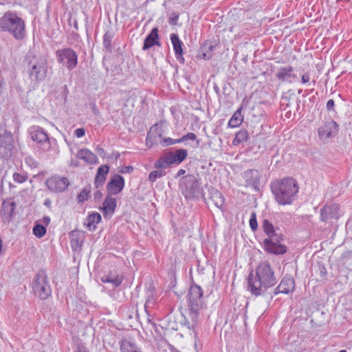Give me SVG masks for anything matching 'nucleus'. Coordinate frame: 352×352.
<instances>
[{
	"label": "nucleus",
	"mask_w": 352,
	"mask_h": 352,
	"mask_svg": "<svg viewBox=\"0 0 352 352\" xmlns=\"http://www.w3.org/2000/svg\"><path fill=\"white\" fill-rule=\"evenodd\" d=\"M272 192L280 205L291 204L298 192L297 182L293 178H284L272 183Z\"/></svg>",
	"instance_id": "f03ea898"
},
{
	"label": "nucleus",
	"mask_w": 352,
	"mask_h": 352,
	"mask_svg": "<svg viewBox=\"0 0 352 352\" xmlns=\"http://www.w3.org/2000/svg\"><path fill=\"white\" fill-rule=\"evenodd\" d=\"M112 34L110 32H106L103 36V45L107 49L111 47Z\"/></svg>",
	"instance_id": "4c0bfd02"
},
{
	"label": "nucleus",
	"mask_w": 352,
	"mask_h": 352,
	"mask_svg": "<svg viewBox=\"0 0 352 352\" xmlns=\"http://www.w3.org/2000/svg\"><path fill=\"white\" fill-rule=\"evenodd\" d=\"M337 210V207L334 206H325L320 210V219L326 221L328 219L336 217L334 211Z\"/></svg>",
	"instance_id": "cd10ccee"
},
{
	"label": "nucleus",
	"mask_w": 352,
	"mask_h": 352,
	"mask_svg": "<svg viewBox=\"0 0 352 352\" xmlns=\"http://www.w3.org/2000/svg\"><path fill=\"white\" fill-rule=\"evenodd\" d=\"M76 156L87 164H95L98 163L97 156L87 148L79 150Z\"/></svg>",
	"instance_id": "5701e85b"
},
{
	"label": "nucleus",
	"mask_w": 352,
	"mask_h": 352,
	"mask_svg": "<svg viewBox=\"0 0 352 352\" xmlns=\"http://www.w3.org/2000/svg\"><path fill=\"white\" fill-rule=\"evenodd\" d=\"M109 167L107 165L100 166L97 170L95 177V185L97 188L102 186L107 178Z\"/></svg>",
	"instance_id": "b1692460"
},
{
	"label": "nucleus",
	"mask_w": 352,
	"mask_h": 352,
	"mask_svg": "<svg viewBox=\"0 0 352 352\" xmlns=\"http://www.w3.org/2000/svg\"><path fill=\"white\" fill-rule=\"evenodd\" d=\"M31 139L40 145L41 148L47 151L50 148V140L43 129L38 126H32L29 129Z\"/></svg>",
	"instance_id": "9b49d317"
},
{
	"label": "nucleus",
	"mask_w": 352,
	"mask_h": 352,
	"mask_svg": "<svg viewBox=\"0 0 352 352\" xmlns=\"http://www.w3.org/2000/svg\"><path fill=\"white\" fill-rule=\"evenodd\" d=\"M0 32L8 33L16 40L21 41L26 35L25 23L16 12L8 11L0 18Z\"/></svg>",
	"instance_id": "20e7f679"
},
{
	"label": "nucleus",
	"mask_w": 352,
	"mask_h": 352,
	"mask_svg": "<svg viewBox=\"0 0 352 352\" xmlns=\"http://www.w3.org/2000/svg\"><path fill=\"white\" fill-rule=\"evenodd\" d=\"M69 185V181L66 177L54 175L48 178L46 181V186L52 192H63L65 190Z\"/></svg>",
	"instance_id": "ddd939ff"
},
{
	"label": "nucleus",
	"mask_w": 352,
	"mask_h": 352,
	"mask_svg": "<svg viewBox=\"0 0 352 352\" xmlns=\"http://www.w3.org/2000/svg\"><path fill=\"white\" fill-rule=\"evenodd\" d=\"M213 48H214V46H213V45H210V46L209 47V50H210V52H212V51L213 50Z\"/></svg>",
	"instance_id": "864d4df0"
},
{
	"label": "nucleus",
	"mask_w": 352,
	"mask_h": 352,
	"mask_svg": "<svg viewBox=\"0 0 352 352\" xmlns=\"http://www.w3.org/2000/svg\"><path fill=\"white\" fill-rule=\"evenodd\" d=\"M197 136L194 133H188L187 134L183 135L181 138L178 139L177 142L179 143L187 141V140H195Z\"/></svg>",
	"instance_id": "ea45409f"
},
{
	"label": "nucleus",
	"mask_w": 352,
	"mask_h": 352,
	"mask_svg": "<svg viewBox=\"0 0 352 352\" xmlns=\"http://www.w3.org/2000/svg\"><path fill=\"white\" fill-rule=\"evenodd\" d=\"M262 227L264 232L267 236V239H273L274 237L282 235L280 230L278 228H275L272 223L267 219L263 221Z\"/></svg>",
	"instance_id": "393cba45"
},
{
	"label": "nucleus",
	"mask_w": 352,
	"mask_h": 352,
	"mask_svg": "<svg viewBox=\"0 0 352 352\" xmlns=\"http://www.w3.org/2000/svg\"><path fill=\"white\" fill-rule=\"evenodd\" d=\"M283 236H278L273 239H265L263 241L264 247L266 251L274 254H283L287 252V247L280 243Z\"/></svg>",
	"instance_id": "f8f14e48"
},
{
	"label": "nucleus",
	"mask_w": 352,
	"mask_h": 352,
	"mask_svg": "<svg viewBox=\"0 0 352 352\" xmlns=\"http://www.w3.org/2000/svg\"><path fill=\"white\" fill-rule=\"evenodd\" d=\"M202 57H203V58H204L206 60H208V59H210L212 57V54L210 53H208V52H204L202 54Z\"/></svg>",
	"instance_id": "09e8293b"
},
{
	"label": "nucleus",
	"mask_w": 352,
	"mask_h": 352,
	"mask_svg": "<svg viewBox=\"0 0 352 352\" xmlns=\"http://www.w3.org/2000/svg\"><path fill=\"white\" fill-rule=\"evenodd\" d=\"M79 232H72L71 234L70 244L72 250L77 251L80 249L81 242L80 241Z\"/></svg>",
	"instance_id": "2f4dec72"
},
{
	"label": "nucleus",
	"mask_w": 352,
	"mask_h": 352,
	"mask_svg": "<svg viewBox=\"0 0 352 352\" xmlns=\"http://www.w3.org/2000/svg\"><path fill=\"white\" fill-rule=\"evenodd\" d=\"M170 39L171 43L173 47V50L175 51V57L177 60L180 63H183L184 58H183V49H182V42L180 41L177 34L173 33L170 36Z\"/></svg>",
	"instance_id": "412c9836"
},
{
	"label": "nucleus",
	"mask_w": 352,
	"mask_h": 352,
	"mask_svg": "<svg viewBox=\"0 0 352 352\" xmlns=\"http://www.w3.org/2000/svg\"><path fill=\"white\" fill-rule=\"evenodd\" d=\"M158 40V29L157 28H154L152 29L150 34L145 38L142 50L145 51L155 45H160Z\"/></svg>",
	"instance_id": "4be33fe9"
},
{
	"label": "nucleus",
	"mask_w": 352,
	"mask_h": 352,
	"mask_svg": "<svg viewBox=\"0 0 352 352\" xmlns=\"http://www.w3.org/2000/svg\"><path fill=\"white\" fill-rule=\"evenodd\" d=\"M177 141H178V139L175 140V139H172L170 138H166L163 139L161 141V144L163 146H166L173 145L175 144L179 143V142H177Z\"/></svg>",
	"instance_id": "79ce46f5"
},
{
	"label": "nucleus",
	"mask_w": 352,
	"mask_h": 352,
	"mask_svg": "<svg viewBox=\"0 0 352 352\" xmlns=\"http://www.w3.org/2000/svg\"><path fill=\"white\" fill-rule=\"evenodd\" d=\"M121 352H142L138 346L128 340H122L120 342Z\"/></svg>",
	"instance_id": "c85d7f7f"
},
{
	"label": "nucleus",
	"mask_w": 352,
	"mask_h": 352,
	"mask_svg": "<svg viewBox=\"0 0 352 352\" xmlns=\"http://www.w3.org/2000/svg\"><path fill=\"white\" fill-rule=\"evenodd\" d=\"M98 151H100V152H103V151H104V150H103L102 148H98Z\"/></svg>",
	"instance_id": "5fc2aeb1"
},
{
	"label": "nucleus",
	"mask_w": 352,
	"mask_h": 352,
	"mask_svg": "<svg viewBox=\"0 0 352 352\" xmlns=\"http://www.w3.org/2000/svg\"><path fill=\"white\" fill-rule=\"evenodd\" d=\"M85 133V129L82 128H78V129H76L74 131L75 135L78 138L84 136Z\"/></svg>",
	"instance_id": "a18cd8bd"
},
{
	"label": "nucleus",
	"mask_w": 352,
	"mask_h": 352,
	"mask_svg": "<svg viewBox=\"0 0 352 352\" xmlns=\"http://www.w3.org/2000/svg\"><path fill=\"white\" fill-rule=\"evenodd\" d=\"M276 279L268 262L259 264L255 275L251 273L248 278V289L252 294L260 296L269 288L275 285Z\"/></svg>",
	"instance_id": "f257e3e1"
},
{
	"label": "nucleus",
	"mask_w": 352,
	"mask_h": 352,
	"mask_svg": "<svg viewBox=\"0 0 352 352\" xmlns=\"http://www.w3.org/2000/svg\"><path fill=\"white\" fill-rule=\"evenodd\" d=\"M100 221V214L98 212H93L87 217L85 225L89 230H93L96 229V225Z\"/></svg>",
	"instance_id": "bb28decb"
},
{
	"label": "nucleus",
	"mask_w": 352,
	"mask_h": 352,
	"mask_svg": "<svg viewBox=\"0 0 352 352\" xmlns=\"http://www.w3.org/2000/svg\"><path fill=\"white\" fill-rule=\"evenodd\" d=\"M295 283L292 278L289 276L284 277L278 286L274 289V294H288L294 289Z\"/></svg>",
	"instance_id": "6ab92c4d"
},
{
	"label": "nucleus",
	"mask_w": 352,
	"mask_h": 352,
	"mask_svg": "<svg viewBox=\"0 0 352 352\" xmlns=\"http://www.w3.org/2000/svg\"><path fill=\"white\" fill-rule=\"evenodd\" d=\"M164 175H165V172L162 170H154V171H152L149 173L148 175V180L151 182V183H153L155 182L157 179L159 178H161L162 177H163Z\"/></svg>",
	"instance_id": "c9c22d12"
},
{
	"label": "nucleus",
	"mask_w": 352,
	"mask_h": 352,
	"mask_svg": "<svg viewBox=\"0 0 352 352\" xmlns=\"http://www.w3.org/2000/svg\"><path fill=\"white\" fill-rule=\"evenodd\" d=\"M24 69L32 85H36L46 77L47 60L41 56L28 54L24 60Z\"/></svg>",
	"instance_id": "7ed1b4c3"
},
{
	"label": "nucleus",
	"mask_w": 352,
	"mask_h": 352,
	"mask_svg": "<svg viewBox=\"0 0 352 352\" xmlns=\"http://www.w3.org/2000/svg\"><path fill=\"white\" fill-rule=\"evenodd\" d=\"M311 77L310 74L308 72H306L302 74L301 76V82L302 84H307L310 82Z\"/></svg>",
	"instance_id": "37998d69"
},
{
	"label": "nucleus",
	"mask_w": 352,
	"mask_h": 352,
	"mask_svg": "<svg viewBox=\"0 0 352 352\" xmlns=\"http://www.w3.org/2000/svg\"><path fill=\"white\" fill-rule=\"evenodd\" d=\"M339 352H346V350H341Z\"/></svg>",
	"instance_id": "4d7b16f0"
},
{
	"label": "nucleus",
	"mask_w": 352,
	"mask_h": 352,
	"mask_svg": "<svg viewBox=\"0 0 352 352\" xmlns=\"http://www.w3.org/2000/svg\"><path fill=\"white\" fill-rule=\"evenodd\" d=\"M116 206L117 202L116 199L111 197H107L101 208L104 217L106 219L110 218L114 213Z\"/></svg>",
	"instance_id": "aec40b11"
},
{
	"label": "nucleus",
	"mask_w": 352,
	"mask_h": 352,
	"mask_svg": "<svg viewBox=\"0 0 352 352\" xmlns=\"http://www.w3.org/2000/svg\"><path fill=\"white\" fill-rule=\"evenodd\" d=\"M133 170V168L131 166H124L119 168V172L121 173H131Z\"/></svg>",
	"instance_id": "c03bdc74"
},
{
	"label": "nucleus",
	"mask_w": 352,
	"mask_h": 352,
	"mask_svg": "<svg viewBox=\"0 0 352 352\" xmlns=\"http://www.w3.org/2000/svg\"><path fill=\"white\" fill-rule=\"evenodd\" d=\"M33 290L41 299H46L52 292L47 276L45 272L40 271L33 280Z\"/></svg>",
	"instance_id": "0eeeda50"
},
{
	"label": "nucleus",
	"mask_w": 352,
	"mask_h": 352,
	"mask_svg": "<svg viewBox=\"0 0 352 352\" xmlns=\"http://www.w3.org/2000/svg\"><path fill=\"white\" fill-rule=\"evenodd\" d=\"M203 290L198 285H192L190 287L188 292V307L190 312V317L193 323L188 326V329H192L194 337L197 336L196 324L199 321L201 309H203Z\"/></svg>",
	"instance_id": "39448f33"
},
{
	"label": "nucleus",
	"mask_w": 352,
	"mask_h": 352,
	"mask_svg": "<svg viewBox=\"0 0 352 352\" xmlns=\"http://www.w3.org/2000/svg\"><path fill=\"white\" fill-rule=\"evenodd\" d=\"M179 188L186 199L194 198L199 192V184L192 175H188L182 177L179 182Z\"/></svg>",
	"instance_id": "6e6552de"
},
{
	"label": "nucleus",
	"mask_w": 352,
	"mask_h": 352,
	"mask_svg": "<svg viewBox=\"0 0 352 352\" xmlns=\"http://www.w3.org/2000/svg\"><path fill=\"white\" fill-rule=\"evenodd\" d=\"M102 282L111 283L113 287H118L122 282V278L120 276L106 275L102 278Z\"/></svg>",
	"instance_id": "c756f323"
},
{
	"label": "nucleus",
	"mask_w": 352,
	"mask_h": 352,
	"mask_svg": "<svg viewBox=\"0 0 352 352\" xmlns=\"http://www.w3.org/2000/svg\"><path fill=\"white\" fill-rule=\"evenodd\" d=\"M334 106H335V103H334L333 100L330 99L327 101V110H329V111L333 110Z\"/></svg>",
	"instance_id": "49530a36"
},
{
	"label": "nucleus",
	"mask_w": 352,
	"mask_h": 352,
	"mask_svg": "<svg viewBox=\"0 0 352 352\" xmlns=\"http://www.w3.org/2000/svg\"><path fill=\"white\" fill-rule=\"evenodd\" d=\"M72 165H74V166H77V164H76V163H74V162H72Z\"/></svg>",
	"instance_id": "6e6d98bb"
},
{
	"label": "nucleus",
	"mask_w": 352,
	"mask_h": 352,
	"mask_svg": "<svg viewBox=\"0 0 352 352\" xmlns=\"http://www.w3.org/2000/svg\"><path fill=\"white\" fill-rule=\"evenodd\" d=\"M28 179V176L24 173H14L13 174V179L15 182L22 184Z\"/></svg>",
	"instance_id": "e433bc0d"
},
{
	"label": "nucleus",
	"mask_w": 352,
	"mask_h": 352,
	"mask_svg": "<svg viewBox=\"0 0 352 352\" xmlns=\"http://www.w3.org/2000/svg\"><path fill=\"white\" fill-rule=\"evenodd\" d=\"M90 190L84 189L82 190L80 194L78 195V200L79 202H83L87 200L89 197Z\"/></svg>",
	"instance_id": "58836bf2"
},
{
	"label": "nucleus",
	"mask_w": 352,
	"mask_h": 352,
	"mask_svg": "<svg viewBox=\"0 0 352 352\" xmlns=\"http://www.w3.org/2000/svg\"><path fill=\"white\" fill-rule=\"evenodd\" d=\"M338 131V125L333 120L327 122L323 126L318 129V135L320 139L326 140L328 138L335 135Z\"/></svg>",
	"instance_id": "2eb2a0df"
},
{
	"label": "nucleus",
	"mask_w": 352,
	"mask_h": 352,
	"mask_svg": "<svg viewBox=\"0 0 352 352\" xmlns=\"http://www.w3.org/2000/svg\"><path fill=\"white\" fill-rule=\"evenodd\" d=\"M14 139L11 132L5 131L0 134V157L4 160L10 159L14 153Z\"/></svg>",
	"instance_id": "1a4fd4ad"
},
{
	"label": "nucleus",
	"mask_w": 352,
	"mask_h": 352,
	"mask_svg": "<svg viewBox=\"0 0 352 352\" xmlns=\"http://www.w3.org/2000/svg\"><path fill=\"white\" fill-rule=\"evenodd\" d=\"M186 173V170L184 169H179L177 173L175 175V178H177Z\"/></svg>",
	"instance_id": "de8ad7c7"
},
{
	"label": "nucleus",
	"mask_w": 352,
	"mask_h": 352,
	"mask_svg": "<svg viewBox=\"0 0 352 352\" xmlns=\"http://www.w3.org/2000/svg\"><path fill=\"white\" fill-rule=\"evenodd\" d=\"M294 72L292 66L280 67L276 77L282 82L293 83L298 80V76Z\"/></svg>",
	"instance_id": "4468645a"
},
{
	"label": "nucleus",
	"mask_w": 352,
	"mask_h": 352,
	"mask_svg": "<svg viewBox=\"0 0 352 352\" xmlns=\"http://www.w3.org/2000/svg\"><path fill=\"white\" fill-rule=\"evenodd\" d=\"M157 129V126H153L150 131L148 132L146 140V146L151 147L154 142L157 141V136L154 135L153 131L156 130Z\"/></svg>",
	"instance_id": "72a5a7b5"
},
{
	"label": "nucleus",
	"mask_w": 352,
	"mask_h": 352,
	"mask_svg": "<svg viewBox=\"0 0 352 352\" xmlns=\"http://www.w3.org/2000/svg\"><path fill=\"white\" fill-rule=\"evenodd\" d=\"M242 109L243 107H241L232 116L228 123L230 128H236L242 124L243 121V116L241 113Z\"/></svg>",
	"instance_id": "a878e982"
},
{
	"label": "nucleus",
	"mask_w": 352,
	"mask_h": 352,
	"mask_svg": "<svg viewBox=\"0 0 352 352\" xmlns=\"http://www.w3.org/2000/svg\"><path fill=\"white\" fill-rule=\"evenodd\" d=\"M58 62L64 65L69 70L73 69L77 65L78 56L70 48L58 50L56 52Z\"/></svg>",
	"instance_id": "9d476101"
},
{
	"label": "nucleus",
	"mask_w": 352,
	"mask_h": 352,
	"mask_svg": "<svg viewBox=\"0 0 352 352\" xmlns=\"http://www.w3.org/2000/svg\"><path fill=\"white\" fill-rule=\"evenodd\" d=\"M211 198H212V201L214 202V204L218 208H221L223 206L224 199H223L222 194L219 191L214 190L212 193Z\"/></svg>",
	"instance_id": "473e14b6"
},
{
	"label": "nucleus",
	"mask_w": 352,
	"mask_h": 352,
	"mask_svg": "<svg viewBox=\"0 0 352 352\" xmlns=\"http://www.w3.org/2000/svg\"><path fill=\"white\" fill-rule=\"evenodd\" d=\"M248 138V133L246 130L242 129L239 131L232 141V144L234 145H238L245 141H246Z\"/></svg>",
	"instance_id": "7c9ffc66"
},
{
	"label": "nucleus",
	"mask_w": 352,
	"mask_h": 352,
	"mask_svg": "<svg viewBox=\"0 0 352 352\" xmlns=\"http://www.w3.org/2000/svg\"><path fill=\"white\" fill-rule=\"evenodd\" d=\"M46 233V228L41 224H36L33 228V234L38 238H41Z\"/></svg>",
	"instance_id": "f704fd0d"
},
{
	"label": "nucleus",
	"mask_w": 352,
	"mask_h": 352,
	"mask_svg": "<svg viewBox=\"0 0 352 352\" xmlns=\"http://www.w3.org/2000/svg\"><path fill=\"white\" fill-rule=\"evenodd\" d=\"M249 223L253 231H255L257 229L258 224L256 221V216L254 212L252 213Z\"/></svg>",
	"instance_id": "a19ab883"
},
{
	"label": "nucleus",
	"mask_w": 352,
	"mask_h": 352,
	"mask_svg": "<svg viewBox=\"0 0 352 352\" xmlns=\"http://www.w3.org/2000/svg\"><path fill=\"white\" fill-rule=\"evenodd\" d=\"M76 352H88L87 349L84 346H80L78 347Z\"/></svg>",
	"instance_id": "8fccbe9b"
},
{
	"label": "nucleus",
	"mask_w": 352,
	"mask_h": 352,
	"mask_svg": "<svg viewBox=\"0 0 352 352\" xmlns=\"http://www.w3.org/2000/svg\"><path fill=\"white\" fill-rule=\"evenodd\" d=\"M243 177L246 186H251L254 189L258 190L260 185V173L256 170L250 169L243 173Z\"/></svg>",
	"instance_id": "f3484780"
},
{
	"label": "nucleus",
	"mask_w": 352,
	"mask_h": 352,
	"mask_svg": "<svg viewBox=\"0 0 352 352\" xmlns=\"http://www.w3.org/2000/svg\"><path fill=\"white\" fill-rule=\"evenodd\" d=\"M187 156L186 150L178 149L175 152H170L162 156L155 162L154 166L157 169H164L172 164H179Z\"/></svg>",
	"instance_id": "423d86ee"
},
{
	"label": "nucleus",
	"mask_w": 352,
	"mask_h": 352,
	"mask_svg": "<svg viewBox=\"0 0 352 352\" xmlns=\"http://www.w3.org/2000/svg\"><path fill=\"white\" fill-rule=\"evenodd\" d=\"M124 186V177L120 175H115L107 184V190L109 194L117 195L122 190Z\"/></svg>",
	"instance_id": "a211bd4d"
},
{
	"label": "nucleus",
	"mask_w": 352,
	"mask_h": 352,
	"mask_svg": "<svg viewBox=\"0 0 352 352\" xmlns=\"http://www.w3.org/2000/svg\"><path fill=\"white\" fill-rule=\"evenodd\" d=\"M101 197L102 196V193L100 192V191H98L96 192V197Z\"/></svg>",
	"instance_id": "603ef678"
},
{
	"label": "nucleus",
	"mask_w": 352,
	"mask_h": 352,
	"mask_svg": "<svg viewBox=\"0 0 352 352\" xmlns=\"http://www.w3.org/2000/svg\"><path fill=\"white\" fill-rule=\"evenodd\" d=\"M16 208L14 201L6 200L2 203L0 215L2 221L5 223H9L14 214Z\"/></svg>",
	"instance_id": "dca6fc26"
},
{
	"label": "nucleus",
	"mask_w": 352,
	"mask_h": 352,
	"mask_svg": "<svg viewBox=\"0 0 352 352\" xmlns=\"http://www.w3.org/2000/svg\"><path fill=\"white\" fill-rule=\"evenodd\" d=\"M43 222L47 225L49 224L50 222V218L49 217H44L43 218Z\"/></svg>",
	"instance_id": "3c124183"
}]
</instances>
